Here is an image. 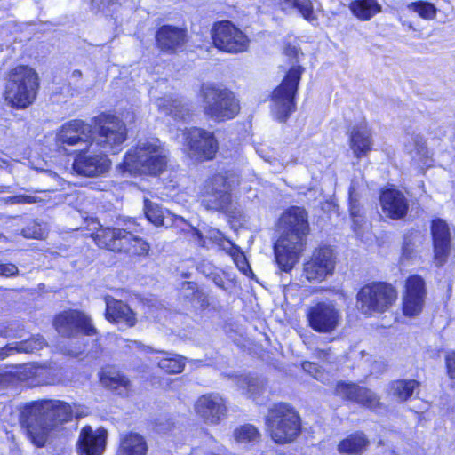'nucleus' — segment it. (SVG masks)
<instances>
[{"label": "nucleus", "instance_id": "1", "mask_svg": "<svg viewBox=\"0 0 455 455\" xmlns=\"http://www.w3.org/2000/svg\"><path fill=\"white\" fill-rule=\"evenodd\" d=\"M92 124L96 132L93 146L78 154L72 164L76 173L86 177L106 173L111 164L108 154L120 152L127 139L125 124L115 115L101 113L92 118Z\"/></svg>", "mask_w": 455, "mask_h": 455}, {"label": "nucleus", "instance_id": "2", "mask_svg": "<svg viewBox=\"0 0 455 455\" xmlns=\"http://www.w3.org/2000/svg\"><path fill=\"white\" fill-rule=\"evenodd\" d=\"M72 416L69 404L59 400H43L26 404L20 423L27 437L36 447H44Z\"/></svg>", "mask_w": 455, "mask_h": 455}, {"label": "nucleus", "instance_id": "3", "mask_svg": "<svg viewBox=\"0 0 455 455\" xmlns=\"http://www.w3.org/2000/svg\"><path fill=\"white\" fill-rule=\"evenodd\" d=\"M281 235L275 244V256L281 270L291 271L299 262L307 244L309 233L307 212L292 206L279 219Z\"/></svg>", "mask_w": 455, "mask_h": 455}, {"label": "nucleus", "instance_id": "4", "mask_svg": "<svg viewBox=\"0 0 455 455\" xmlns=\"http://www.w3.org/2000/svg\"><path fill=\"white\" fill-rule=\"evenodd\" d=\"M284 54L290 60L291 66L280 84L272 92L270 112L274 119L283 123L296 110L295 97L301 75L304 71L299 63L303 54L295 46L288 45Z\"/></svg>", "mask_w": 455, "mask_h": 455}, {"label": "nucleus", "instance_id": "5", "mask_svg": "<svg viewBox=\"0 0 455 455\" xmlns=\"http://www.w3.org/2000/svg\"><path fill=\"white\" fill-rule=\"evenodd\" d=\"M167 155L168 151L157 138L142 139L126 152L120 168L132 175L156 176L165 169Z\"/></svg>", "mask_w": 455, "mask_h": 455}, {"label": "nucleus", "instance_id": "6", "mask_svg": "<svg viewBox=\"0 0 455 455\" xmlns=\"http://www.w3.org/2000/svg\"><path fill=\"white\" fill-rule=\"evenodd\" d=\"M199 97L204 115L215 122L231 120L240 111V103L235 93L222 85L204 83L201 85Z\"/></svg>", "mask_w": 455, "mask_h": 455}, {"label": "nucleus", "instance_id": "7", "mask_svg": "<svg viewBox=\"0 0 455 455\" xmlns=\"http://www.w3.org/2000/svg\"><path fill=\"white\" fill-rule=\"evenodd\" d=\"M266 430L276 444H289L301 433V419L293 407L285 403L273 405L265 418Z\"/></svg>", "mask_w": 455, "mask_h": 455}, {"label": "nucleus", "instance_id": "8", "mask_svg": "<svg viewBox=\"0 0 455 455\" xmlns=\"http://www.w3.org/2000/svg\"><path fill=\"white\" fill-rule=\"evenodd\" d=\"M38 87L36 73L28 66H18L9 75L5 86V100L13 108L30 106Z\"/></svg>", "mask_w": 455, "mask_h": 455}, {"label": "nucleus", "instance_id": "9", "mask_svg": "<svg viewBox=\"0 0 455 455\" xmlns=\"http://www.w3.org/2000/svg\"><path fill=\"white\" fill-rule=\"evenodd\" d=\"M239 184V177L233 171L213 175L205 185L202 205L207 210L228 211L232 202V190Z\"/></svg>", "mask_w": 455, "mask_h": 455}, {"label": "nucleus", "instance_id": "10", "mask_svg": "<svg viewBox=\"0 0 455 455\" xmlns=\"http://www.w3.org/2000/svg\"><path fill=\"white\" fill-rule=\"evenodd\" d=\"M358 309L367 315L388 311L397 299V291L389 283L378 282L364 285L356 296Z\"/></svg>", "mask_w": 455, "mask_h": 455}, {"label": "nucleus", "instance_id": "11", "mask_svg": "<svg viewBox=\"0 0 455 455\" xmlns=\"http://www.w3.org/2000/svg\"><path fill=\"white\" fill-rule=\"evenodd\" d=\"M308 326L323 334L334 332L342 323V312L332 301H320L307 307Z\"/></svg>", "mask_w": 455, "mask_h": 455}, {"label": "nucleus", "instance_id": "12", "mask_svg": "<svg viewBox=\"0 0 455 455\" xmlns=\"http://www.w3.org/2000/svg\"><path fill=\"white\" fill-rule=\"evenodd\" d=\"M212 38L218 49L228 53L245 52L250 43L248 36L228 20L214 24L212 28Z\"/></svg>", "mask_w": 455, "mask_h": 455}, {"label": "nucleus", "instance_id": "13", "mask_svg": "<svg viewBox=\"0 0 455 455\" xmlns=\"http://www.w3.org/2000/svg\"><path fill=\"white\" fill-rule=\"evenodd\" d=\"M54 326L60 335L66 337H75L79 333L90 337L97 335V330L91 317L78 310H68L59 314L55 317Z\"/></svg>", "mask_w": 455, "mask_h": 455}, {"label": "nucleus", "instance_id": "14", "mask_svg": "<svg viewBox=\"0 0 455 455\" xmlns=\"http://www.w3.org/2000/svg\"><path fill=\"white\" fill-rule=\"evenodd\" d=\"M181 140L190 153L198 159H212L218 150V142L213 132L197 127L180 129Z\"/></svg>", "mask_w": 455, "mask_h": 455}, {"label": "nucleus", "instance_id": "15", "mask_svg": "<svg viewBox=\"0 0 455 455\" xmlns=\"http://www.w3.org/2000/svg\"><path fill=\"white\" fill-rule=\"evenodd\" d=\"M93 124H87L81 119H74L61 125L57 132L56 140L60 145L93 146L96 132L92 131Z\"/></svg>", "mask_w": 455, "mask_h": 455}, {"label": "nucleus", "instance_id": "16", "mask_svg": "<svg viewBox=\"0 0 455 455\" xmlns=\"http://www.w3.org/2000/svg\"><path fill=\"white\" fill-rule=\"evenodd\" d=\"M334 267L333 251L324 246L314 251L311 259L304 264L303 272L308 281L322 282L332 275Z\"/></svg>", "mask_w": 455, "mask_h": 455}, {"label": "nucleus", "instance_id": "17", "mask_svg": "<svg viewBox=\"0 0 455 455\" xmlns=\"http://www.w3.org/2000/svg\"><path fill=\"white\" fill-rule=\"evenodd\" d=\"M426 295L424 279L417 275L409 276L405 282V291L402 299L403 315L409 317L419 315L425 305Z\"/></svg>", "mask_w": 455, "mask_h": 455}, {"label": "nucleus", "instance_id": "18", "mask_svg": "<svg viewBox=\"0 0 455 455\" xmlns=\"http://www.w3.org/2000/svg\"><path fill=\"white\" fill-rule=\"evenodd\" d=\"M450 225L443 219L432 220L431 235L434 246V259L437 266H443L451 251V239L454 233Z\"/></svg>", "mask_w": 455, "mask_h": 455}, {"label": "nucleus", "instance_id": "19", "mask_svg": "<svg viewBox=\"0 0 455 455\" xmlns=\"http://www.w3.org/2000/svg\"><path fill=\"white\" fill-rule=\"evenodd\" d=\"M334 393L344 400L355 402L370 409H375L379 404V397L375 393L355 383L339 381Z\"/></svg>", "mask_w": 455, "mask_h": 455}, {"label": "nucleus", "instance_id": "20", "mask_svg": "<svg viewBox=\"0 0 455 455\" xmlns=\"http://www.w3.org/2000/svg\"><path fill=\"white\" fill-rule=\"evenodd\" d=\"M196 413L206 423L218 424L225 416L226 404L218 395L200 396L194 406Z\"/></svg>", "mask_w": 455, "mask_h": 455}, {"label": "nucleus", "instance_id": "21", "mask_svg": "<svg viewBox=\"0 0 455 455\" xmlns=\"http://www.w3.org/2000/svg\"><path fill=\"white\" fill-rule=\"evenodd\" d=\"M106 439V430L93 431L88 426L83 427L78 441L81 455H101L105 450Z\"/></svg>", "mask_w": 455, "mask_h": 455}, {"label": "nucleus", "instance_id": "22", "mask_svg": "<svg viewBox=\"0 0 455 455\" xmlns=\"http://www.w3.org/2000/svg\"><path fill=\"white\" fill-rule=\"evenodd\" d=\"M380 204L383 212L393 220L403 218L409 208L404 195L395 188L387 189L380 196Z\"/></svg>", "mask_w": 455, "mask_h": 455}, {"label": "nucleus", "instance_id": "23", "mask_svg": "<svg viewBox=\"0 0 455 455\" xmlns=\"http://www.w3.org/2000/svg\"><path fill=\"white\" fill-rule=\"evenodd\" d=\"M349 141L350 148L357 158L366 156L372 149L371 132L365 120L352 127Z\"/></svg>", "mask_w": 455, "mask_h": 455}, {"label": "nucleus", "instance_id": "24", "mask_svg": "<svg viewBox=\"0 0 455 455\" xmlns=\"http://www.w3.org/2000/svg\"><path fill=\"white\" fill-rule=\"evenodd\" d=\"M105 303L107 320L128 327L135 324V315L126 304L110 296L105 297Z\"/></svg>", "mask_w": 455, "mask_h": 455}, {"label": "nucleus", "instance_id": "25", "mask_svg": "<svg viewBox=\"0 0 455 455\" xmlns=\"http://www.w3.org/2000/svg\"><path fill=\"white\" fill-rule=\"evenodd\" d=\"M156 39L162 50L174 51L185 44L187 34L180 28L164 25L157 30Z\"/></svg>", "mask_w": 455, "mask_h": 455}, {"label": "nucleus", "instance_id": "26", "mask_svg": "<svg viewBox=\"0 0 455 455\" xmlns=\"http://www.w3.org/2000/svg\"><path fill=\"white\" fill-rule=\"evenodd\" d=\"M126 235V229L122 228H100L94 235V241L99 247L106 248L113 251H122V244Z\"/></svg>", "mask_w": 455, "mask_h": 455}, {"label": "nucleus", "instance_id": "27", "mask_svg": "<svg viewBox=\"0 0 455 455\" xmlns=\"http://www.w3.org/2000/svg\"><path fill=\"white\" fill-rule=\"evenodd\" d=\"M144 212L148 220L157 227L163 226L167 228L176 220H182L181 218L175 216L167 209L147 199L144 201Z\"/></svg>", "mask_w": 455, "mask_h": 455}, {"label": "nucleus", "instance_id": "28", "mask_svg": "<svg viewBox=\"0 0 455 455\" xmlns=\"http://www.w3.org/2000/svg\"><path fill=\"white\" fill-rule=\"evenodd\" d=\"M156 104L161 113L172 116L174 120L186 121L190 116L188 106L180 99L159 98Z\"/></svg>", "mask_w": 455, "mask_h": 455}, {"label": "nucleus", "instance_id": "29", "mask_svg": "<svg viewBox=\"0 0 455 455\" xmlns=\"http://www.w3.org/2000/svg\"><path fill=\"white\" fill-rule=\"evenodd\" d=\"M278 4L282 11L287 13L296 12L313 25H316L318 22V17L311 0H279Z\"/></svg>", "mask_w": 455, "mask_h": 455}, {"label": "nucleus", "instance_id": "30", "mask_svg": "<svg viewBox=\"0 0 455 455\" xmlns=\"http://www.w3.org/2000/svg\"><path fill=\"white\" fill-rule=\"evenodd\" d=\"M45 346V340L41 336L33 337L20 342H14L0 348V359H4L16 353H34Z\"/></svg>", "mask_w": 455, "mask_h": 455}, {"label": "nucleus", "instance_id": "31", "mask_svg": "<svg viewBox=\"0 0 455 455\" xmlns=\"http://www.w3.org/2000/svg\"><path fill=\"white\" fill-rule=\"evenodd\" d=\"M148 446L145 438L136 433H129L121 438L119 455H146Z\"/></svg>", "mask_w": 455, "mask_h": 455}, {"label": "nucleus", "instance_id": "32", "mask_svg": "<svg viewBox=\"0 0 455 455\" xmlns=\"http://www.w3.org/2000/svg\"><path fill=\"white\" fill-rule=\"evenodd\" d=\"M351 12L360 20H370L381 12L382 7L378 0H354L349 4Z\"/></svg>", "mask_w": 455, "mask_h": 455}, {"label": "nucleus", "instance_id": "33", "mask_svg": "<svg viewBox=\"0 0 455 455\" xmlns=\"http://www.w3.org/2000/svg\"><path fill=\"white\" fill-rule=\"evenodd\" d=\"M419 388V382L414 379H398L388 386V392L398 401L408 400Z\"/></svg>", "mask_w": 455, "mask_h": 455}, {"label": "nucleus", "instance_id": "34", "mask_svg": "<svg viewBox=\"0 0 455 455\" xmlns=\"http://www.w3.org/2000/svg\"><path fill=\"white\" fill-rule=\"evenodd\" d=\"M236 443L244 445L254 446L260 443L261 433L252 424H244L237 427L233 433Z\"/></svg>", "mask_w": 455, "mask_h": 455}, {"label": "nucleus", "instance_id": "35", "mask_svg": "<svg viewBox=\"0 0 455 455\" xmlns=\"http://www.w3.org/2000/svg\"><path fill=\"white\" fill-rule=\"evenodd\" d=\"M368 444L369 441L364 434L355 433L339 443V451L344 454H358L365 451Z\"/></svg>", "mask_w": 455, "mask_h": 455}, {"label": "nucleus", "instance_id": "36", "mask_svg": "<svg viewBox=\"0 0 455 455\" xmlns=\"http://www.w3.org/2000/svg\"><path fill=\"white\" fill-rule=\"evenodd\" d=\"M157 353L162 355L157 361L159 368L172 374L182 371L185 366L184 357L166 351H158Z\"/></svg>", "mask_w": 455, "mask_h": 455}, {"label": "nucleus", "instance_id": "37", "mask_svg": "<svg viewBox=\"0 0 455 455\" xmlns=\"http://www.w3.org/2000/svg\"><path fill=\"white\" fill-rule=\"evenodd\" d=\"M126 235L122 244V251L132 255H146L148 252L149 245L147 242L133 235L132 231L126 230Z\"/></svg>", "mask_w": 455, "mask_h": 455}, {"label": "nucleus", "instance_id": "38", "mask_svg": "<svg viewBox=\"0 0 455 455\" xmlns=\"http://www.w3.org/2000/svg\"><path fill=\"white\" fill-rule=\"evenodd\" d=\"M405 148L413 158L423 160L427 158L428 150L426 142L420 134L413 133L406 137Z\"/></svg>", "mask_w": 455, "mask_h": 455}, {"label": "nucleus", "instance_id": "39", "mask_svg": "<svg viewBox=\"0 0 455 455\" xmlns=\"http://www.w3.org/2000/svg\"><path fill=\"white\" fill-rule=\"evenodd\" d=\"M100 383L109 388L118 389L119 387L127 388L129 380L117 371L104 370L100 376Z\"/></svg>", "mask_w": 455, "mask_h": 455}, {"label": "nucleus", "instance_id": "40", "mask_svg": "<svg viewBox=\"0 0 455 455\" xmlns=\"http://www.w3.org/2000/svg\"><path fill=\"white\" fill-rule=\"evenodd\" d=\"M238 385L241 389L245 391L250 397L258 402V395L264 390L262 381L257 378L243 376L238 379Z\"/></svg>", "mask_w": 455, "mask_h": 455}, {"label": "nucleus", "instance_id": "41", "mask_svg": "<svg viewBox=\"0 0 455 455\" xmlns=\"http://www.w3.org/2000/svg\"><path fill=\"white\" fill-rule=\"evenodd\" d=\"M193 235L196 236L199 243L202 246L206 245V239L209 241H212L213 243H216L219 246H224V243L228 242V240L226 239L224 235L218 229L213 228H209L205 234L203 235L199 230L196 228H192Z\"/></svg>", "mask_w": 455, "mask_h": 455}, {"label": "nucleus", "instance_id": "42", "mask_svg": "<svg viewBox=\"0 0 455 455\" xmlns=\"http://www.w3.org/2000/svg\"><path fill=\"white\" fill-rule=\"evenodd\" d=\"M349 204H350V215L353 220L354 231L357 235H360L361 228L363 222V218L361 213V208L359 204H357V201L355 198V187L351 186L349 190Z\"/></svg>", "mask_w": 455, "mask_h": 455}, {"label": "nucleus", "instance_id": "43", "mask_svg": "<svg viewBox=\"0 0 455 455\" xmlns=\"http://www.w3.org/2000/svg\"><path fill=\"white\" fill-rule=\"evenodd\" d=\"M409 10L416 12L419 17L426 20H432L435 17L436 9L431 3L425 1H418L411 3L408 5Z\"/></svg>", "mask_w": 455, "mask_h": 455}, {"label": "nucleus", "instance_id": "44", "mask_svg": "<svg viewBox=\"0 0 455 455\" xmlns=\"http://www.w3.org/2000/svg\"><path fill=\"white\" fill-rule=\"evenodd\" d=\"M228 244L231 246L230 254L232 255L238 269L245 275H249V274H251L252 271L249 266V263L244 254L240 251V249L237 246L233 244L230 241H228Z\"/></svg>", "mask_w": 455, "mask_h": 455}, {"label": "nucleus", "instance_id": "45", "mask_svg": "<svg viewBox=\"0 0 455 455\" xmlns=\"http://www.w3.org/2000/svg\"><path fill=\"white\" fill-rule=\"evenodd\" d=\"M181 293L182 295L190 299H197L202 300V306H204V302L206 297L196 289V283L194 282H183L181 284Z\"/></svg>", "mask_w": 455, "mask_h": 455}, {"label": "nucleus", "instance_id": "46", "mask_svg": "<svg viewBox=\"0 0 455 455\" xmlns=\"http://www.w3.org/2000/svg\"><path fill=\"white\" fill-rule=\"evenodd\" d=\"M302 368L305 371L308 372L310 375H312L315 379L321 382H326L329 381V374L322 370V368L311 362H305L302 363Z\"/></svg>", "mask_w": 455, "mask_h": 455}, {"label": "nucleus", "instance_id": "47", "mask_svg": "<svg viewBox=\"0 0 455 455\" xmlns=\"http://www.w3.org/2000/svg\"><path fill=\"white\" fill-rule=\"evenodd\" d=\"M46 199L38 196L18 195L8 197V202L17 204H30L37 202H44Z\"/></svg>", "mask_w": 455, "mask_h": 455}, {"label": "nucleus", "instance_id": "48", "mask_svg": "<svg viewBox=\"0 0 455 455\" xmlns=\"http://www.w3.org/2000/svg\"><path fill=\"white\" fill-rule=\"evenodd\" d=\"M18 274L19 269L14 264H0V275L12 277L17 275Z\"/></svg>", "mask_w": 455, "mask_h": 455}, {"label": "nucleus", "instance_id": "49", "mask_svg": "<svg viewBox=\"0 0 455 455\" xmlns=\"http://www.w3.org/2000/svg\"><path fill=\"white\" fill-rule=\"evenodd\" d=\"M212 443L215 444L214 448L217 450L218 453L207 452V453H204V455H224L225 450L223 449V447L218 446L216 442L213 440L212 441ZM201 453H202V450L199 448L193 450V455H201Z\"/></svg>", "mask_w": 455, "mask_h": 455}, {"label": "nucleus", "instance_id": "50", "mask_svg": "<svg viewBox=\"0 0 455 455\" xmlns=\"http://www.w3.org/2000/svg\"><path fill=\"white\" fill-rule=\"evenodd\" d=\"M329 355L328 350H315V356L319 359H327Z\"/></svg>", "mask_w": 455, "mask_h": 455}, {"label": "nucleus", "instance_id": "51", "mask_svg": "<svg viewBox=\"0 0 455 455\" xmlns=\"http://www.w3.org/2000/svg\"><path fill=\"white\" fill-rule=\"evenodd\" d=\"M0 336L4 338H17L18 336L11 333V331L7 329L0 330Z\"/></svg>", "mask_w": 455, "mask_h": 455}, {"label": "nucleus", "instance_id": "52", "mask_svg": "<svg viewBox=\"0 0 455 455\" xmlns=\"http://www.w3.org/2000/svg\"><path fill=\"white\" fill-rule=\"evenodd\" d=\"M213 282H214V283H215L218 287H220V288H221V289L226 290V287H225V285H224V283H224V281L222 280V278H221V277H220V276H215V277L213 278Z\"/></svg>", "mask_w": 455, "mask_h": 455}, {"label": "nucleus", "instance_id": "53", "mask_svg": "<svg viewBox=\"0 0 455 455\" xmlns=\"http://www.w3.org/2000/svg\"><path fill=\"white\" fill-rule=\"evenodd\" d=\"M23 235L26 237H32V238H39L41 234L40 232L35 231L33 235H30L28 230H23Z\"/></svg>", "mask_w": 455, "mask_h": 455}, {"label": "nucleus", "instance_id": "54", "mask_svg": "<svg viewBox=\"0 0 455 455\" xmlns=\"http://www.w3.org/2000/svg\"><path fill=\"white\" fill-rule=\"evenodd\" d=\"M9 164L7 161L0 159V169L8 167Z\"/></svg>", "mask_w": 455, "mask_h": 455}, {"label": "nucleus", "instance_id": "55", "mask_svg": "<svg viewBox=\"0 0 455 455\" xmlns=\"http://www.w3.org/2000/svg\"><path fill=\"white\" fill-rule=\"evenodd\" d=\"M81 75H82V73H81L79 70H75V71H73V73H72V76H73L74 77H80V76H81Z\"/></svg>", "mask_w": 455, "mask_h": 455}, {"label": "nucleus", "instance_id": "56", "mask_svg": "<svg viewBox=\"0 0 455 455\" xmlns=\"http://www.w3.org/2000/svg\"><path fill=\"white\" fill-rule=\"evenodd\" d=\"M8 189H9V187L0 186V193L6 192V191H8Z\"/></svg>", "mask_w": 455, "mask_h": 455}, {"label": "nucleus", "instance_id": "57", "mask_svg": "<svg viewBox=\"0 0 455 455\" xmlns=\"http://www.w3.org/2000/svg\"><path fill=\"white\" fill-rule=\"evenodd\" d=\"M50 191H54V189H48V190H44V191H38V193L46 194L47 192H50Z\"/></svg>", "mask_w": 455, "mask_h": 455}, {"label": "nucleus", "instance_id": "58", "mask_svg": "<svg viewBox=\"0 0 455 455\" xmlns=\"http://www.w3.org/2000/svg\"><path fill=\"white\" fill-rule=\"evenodd\" d=\"M361 355H362V358H363L364 356H369L368 354H366L364 351H361Z\"/></svg>", "mask_w": 455, "mask_h": 455}, {"label": "nucleus", "instance_id": "59", "mask_svg": "<svg viewBox=\"0 0 455 455\" xmlns=\"http://www.w3.org/2000/svg\"><path fill=\"white\" fill-rule=\"evenodd\" d=\"M70 354L74 356H76L78 355L79 352H70Z\"/></svg>", "mask_w": 455, "mask_h": 455}, {"label": "nucleus", "instance_id": "60", "mask_svg": "<svg viewBox=\"0 0 455 455\" xmlns=\"http://www.w3.org/2000/svg\"><path fill=\"white\" fill-rule=\"evenodd\" d=\"M132 344H133L134 346H136L137 347H139L140 346L137 341H133V342H132Z\"/></svg>", "mask_w": 455, "mask_h": 455}, {"label": "nucleus", "instance_id": "61", "mask_svg": "<svg viewBox=\"0 0 455 455\" xmlns=\"http://www.w3.org/2000/svg\"><path fill=\"white\" fill-rule=\"evenodd\" d=\"M3 378H4V377H3V375H2V374H0V384H1V383H2V381H3Z\"/></svg>", "mask_w": 455, "mask_h": 455}]
</instances>
